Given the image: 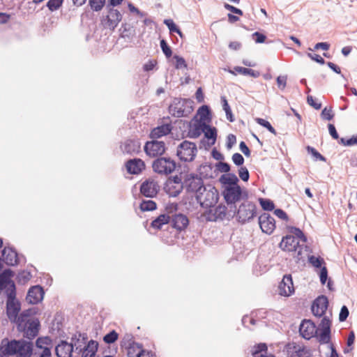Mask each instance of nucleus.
Returning a JSON list of instances; mask_svg holds the SVG:
<instances>
[{"label": "nucleus", "instance_id": "nucleus-62", "mask_svg": "<svg viewBox=\"0 0 357 357\" xmlns=\"http://www.w3.org/2000/svg\"><path fill=\"white\" fill-rule=\"evenodd\" d=\"M287 75L278 76L276 79V82H277L278 88H280L281 90H284L287 86Z\"/></svg>", "mask_w": 357, "mask_h": 357}, {"label": "nucleus", "instance_id": "nucleus-28", "mask_svg": "<svg viewBox=\"0 0 357 357\" xmlns=\"http://www.w3.org/2000/svg\"><path fill=\"white\" fill-rule=\"evenodd\" d=\"M119 31L121 32V37L123 38L132 39L136 34L135 28L127 22L121 24Z\"/></svg>", "mask_w": 357, "mask_h": 357}, {"label": "nucleus", "instance_id": "nucleus-19", "mask_svg": "<svg viewBox=\"0 0 357 357\" xmlns=\"http://www.w3.org/2000/svg\"><path fill=\"white\" fill-rule=\"evenodd\" d=\"M319 328L316 327L314 322L310 320H303L300 324L299 333L301 335L306 339L310 340L317 334Z\"/></svg>", "mask_w": 357, "mask_h": 357}, {"label": "nucleus", "instance_id": "nucleus-58", "mask_svg": "<svg viewBox=\"0 0 357 357\" xmlns=\"http://www.w3.org/2000/svg\"><path fill=\"white\" fill-rule=\"evenodd\" d=\"M17 278H18V280L20 282L24 283V282L29 281V280H31V278H32V275L31 274L30 272H28L26 271H23L19 273Z\"/></svg>", "mask_w": 357, "mask_h": 357}, {"label": "nucleus", "instance_id": "nucleus-37", "mask_svg": "<svg viewBox=\"0 0 357 357\" xmlns=\"http://www.w3.org/2000/svg\"><path fill=\"white\" fill-rule=\"evenodd\" d=\"M308 262L314 268L321 269V267L325 266L326 263L324 259L321 257H316L314 255H310L308 257Z\"/></svg>", "mask_w": 357, "mask_h": 357}, {"label": "nucleus", "instance_id": "nucleus-49", "mask_svg": "<svg viewBox=\"0 0 357 357\" xmlns=\"http://www.w3.org/2000/svg\"><path fill=\"white\" fill-rule=\"evenodd\" d=\"M299 344L296 342H289L285 346V350L288 356L294 357V354H296V349Z\"/></svg>", "mask_w": 357, "mask_h": 357}, {"label": "nucleus", "instance_id": "nucleus-20", "mask_svg": "<svg viewBox=\"0 0 357 357\" xmlns=\"http://www.w3.org/2000/svg\"><path fill=\"white\" fill-rule=\"evenodd\" d=\"M281 296H289L294 292L293 280L291 275H285L278 286Z\"/></svg>", "mask_w": 357, "mask_h": 357}, {"label": "nucleus", "instance_id": "nucleus-60", "mask_svg": "<svg viewBox=\"0 0 357 357\" xmlns=\"http://www.w3.org/2000/svg\"><path fill=\"white\" fill-rule=\"evenodd\" d=\"M320 282L321 284H325L328 280V269L326 266L321 267L319 273Z\"/></svg>", "mask_w": 357, "mask_h": 357}, {"label": "nucleus", "instance_id": "nucleus-42", "mask_svg": "<svg viewBox=\"0 0 357 357\" xmlns=\"http://www.w3.org/2000/svg\"><path fill=\"white\" fill-rule=\"evenodd\" d=\"M259 202L264 211H271L275 208V204L271 199L259 198Z\"/></svg>", "mask_w": 357, "mask_h": 357}, {"label": "nucleus", "instance_id": "nucleus-24", "mask_svg": "<svg viewBox=\"0 0 357 357\" xmlns=\"http://www.w3.org/2000/svg\"><path fill=\"white\" fill-rule=\"evenodd\" d=\"M73 351V342L68 343L65 340H62L55 348V353L58 357H71Z\"/></svg>", "mask_w": 357, "mask_h": 357}, {"label": "nucleus", "instance_id": "nucleus-18", "mask_svg": "<svg viewBox=\"0 0 357 357\" xmlns=\"http://www.w3.org/2000/svg\"><path fill=\"white\" fill-rule=\"evenodd\" d=\"M259 225L264 233L271 234L275 229V219L268 213H264L259 217Z\"/></svg>", "mask_w": 357, "mask_h": 357}, {"label": "nucleus", "instance_id": "nucleus-46", "mask_svg": "<svg viewBox=\"0 0 357 357\" xmlns=\"http://www.w3.org/2000/svg\"><path fill=\"white\" fill-rule=\"evenodd\" d=\"M227 208L225 206H218L215 208V220H223L226 217Z\"/></svg>", "mask_w": 357, "mask_h": 357}, {"label": "nucleus", "instance_id": "nucleus-6", "mask_svg": "<svg viewBox=\"0 0 357 357\" xmlns=\"http://www.w3.org/2000/svg\"><path fill=\"white\" fill-rule=\"evenodd\" d=\"M105 10L106 13H103L100 17V24L103 29L113 31L121 21L123 15L115 8H105Z\"/></svg>", "mask_w": 357, "mask_h": 357}, {"label": "nucleus", "instance_id": "nucleus-56", "mask_svg": "<svg viewBox=\"0 0 357 357\" xmlns=\"http://www.w3.org/2000/svg\"><path fill=\"white\" fill-rule=\"evenodd\" d=\"M164 24L168 27L170 33L179 31V28L172 20H165Z\"/></svg>", "mask_w": 357, "mask_h": 357}, {"label": "nucleus", "instance_id": "nucleus-61", "mask_svg": "<svg viewBox=\"0 0 357 357\" xmlns=\"http://www.w3.org/2000/svg\"><path fill=\"white\" fill-rule=\"evenodd\" d=\"M232 161L236 166H242L244 163V158L238 153H236L232 155Z\"/></svg>", "mask_w": 357, "mask_h": 357}, {"label": "nucleus", "instance_id": "nucleus-27", "mask_svg": "<svg viewBox=\"0 0 357 357\" xmlns=\"http://www.w3.org/2000/svg\"><path fill=\"white\" fill-rule=\"evenodd\" d=\"M184 189L182 185L173 184L171 181H166L164 190L169 195V197H176Z\"/></svg>", "mask_w": 357, "mask_h": 357}, {"label": "nucleus", "instance_id": "nucleus-47", "mask_svg": "<svg viewBox=\"0 0 357 357\" xmlns=\"http://www.w3.org/2000/svg\"><path fill=\"white\" fill-rule=\"evenodd\" d=\"M63 0H49L47 3V7L50 11L58 10L62 5Z\"/></svg>", "mask_w": 357, "mask_h": 357}, {"label": "nucleus", "instance_id": "nucleus-44", "mask_svg": "<svg viewBox=\"0 0 357 357\" xmlns=\"http://www.w3.org/2000/svg\"><path fill=\"white\" fill-rule=\"evenodd\" d=\"M255 121L260 126L266 128L269 132L274 134L275 135L277 134L275 128L271 126V124L266 120L261 118L255 119Z\"/></svg>", "mask_w": 357, "mask_h": 357}, {"label": "nucleus", "instance_id": "nucleus-45", "mask_svg": "<svg viewBox=\"0 0 357 357\" xmlns=\"http://www.w3.org/2000/svg\"><path fill=\"white\" fill-rule=\"evenodd\" d=\"M118 333L114 330H112L103 337V340L107 344H112L118 340Z\"/></svg>", "mask_w": 357, "mask_h": 357}, {"label": "nucleus", "instance_id": "nucleus-40", "mask_svg": "<svg viewBox=\"0 0 357 357\" xmlns=\"http://www.w3.org/2000/svg\"><path fill=\"white\" fill-rule=\"evenodd\" d=\"M198 114L200 116L201 121H205L211 119V109L208 105H202L198 109Z\"/></svg>", "mask_w": 357, "mask_h": 357}, {"label": "nucleus", "instance_id": "nucleus-51", "mask_svg": "<svg viewBox=\"0 0 357 357\" xmlns=\"http://www.w3.org/2000/svg\"><path fill=\"white\" fill-rule=\"evenodd\" d=\"M136 349H139V351L141 349H143L142 344L140 343L135 342L130 344V345L128 348V357H130L131 356H132L135 354Z\"/></svg>", "mask_w": 357, "mask_h": 357}, {"label": "nucleus", "instance_id": "nucleus-23", "mask_svg": "<svg viewBox=\"0 0 357 357\" xmlns=\"http://www.w3.org/2000/svg\"><path fill=\"white\" fill-rule=\"evenodd\" d=\"M299 245L298 240L291 235L284 236L279 244V247L284 251L291 252L296 250Z\"/></svg>", "mask_w": 357, "mask_h": 357}, {"label": "nucleus", "instance_id": "nucleus-29", "mask_svg": "<svg viewBox=\"0 0 357 357\" xmlns=\"http://www.w3.org/2000/svg\"><path fill=\"white\" fill-rule=\"evenodd\" d=\"M98 344L96 341L90 340L82 349V357H94L98 350Z\"/></svg>", "mask_w": 357, "mask_h": 357}, {"label": "nucleus", "instance_id": "nucleus-43", "mask_svg": "<svg viewBox=\"0 0 357 357\" xmlns=\"http://www.w3.org/2000/svg\"><path fill=\"white\" fill-rule=\"evenodd\" d=\"M290 232L292 234L291 236H294L296 239L299 238L303 243H306L307 237L299 228L291 227L290 229Z\"/></svg>", "mask_w": 357, "mask_h": 357}, {"label": "nucleus", "instance_id": "nucleus-32", "mask_svg": "<svg viewBox=\"0 0 357 357\" xmlns=\"http://www.w3.org/2000/svg\"><path fill=\"white\" fill-rule=\"evenodd\" d=\"M267 345L265 343H260L252 349L251 353L253 357H275L272 354L266 355Z\"/></svg>", "mask_w": 357, "mask_h": 357}, {"label": "nucleus", "instance_id": "nucleus-7", "mask_svg": "<svg viewBox=\"0 0 357 357\" xmlns=\"http://www.w3.org/2000/svg\"><path fill=\"white\" fill-rule=\"evenodd\" d=\"M197 154V147L195 143L184 140L176 149V155L183 162H192Z\"/></svg>", "mask_w": 357, "mask_h": 357}, {"label": "nucleus", "instance_id": "nucleus-17", "mask_svg": "<svg viewBox=\"0 0 357 357\" xmlns=\"http://www.w3.org/2000/svg\"><path fill=\"white\" fill-rule=\"evenodd\" d=\"M45 291L40 285H35L29 288L26 301L28 303L36 305L40 303L44 297Z\"/></svg>", "mask_w": 357, "mask_h": 357}, {"label": "nucleus", "instance_id": "nucleus-63", "mask_svg": "<svg viewBox=\"0 0 357 357\" xmlns=\"http://www.w3.org/2000/svg\"><path fill=\"white\" fill-rule=\"evenodd\" d=\"M331 321L327 316H324L319 324V329H331Z\"/></svg>", "mask_w": 357, "mask_h": 357}, {"label": "nucleus", "instance_id": "nucleus-14", "mask_svg": "<svg viewBox=\"0 0 357 357\" xmlns=\"http://www.w3.org/2000/svg\"><path fill=\"white\" fill-rule=\"evenodd\" d=\"M176 211L169 213V218H171L169 223L173 228L178 231H181L188 226L189 220L187 215L181 213H176Z\"/></svg>", "mask_w": 357, "mask_h": 357}, {"label": "nucleus", "instance_id": "nucleus-33", "mask_svg": "<svg viewBox=\"0 0 357 357\" xmlns=\"http://www.w3.org/2000/svg\"><path fill=\"white\" fill-rule=\"evenodd\" d=\"M205 138L211 140V144L213 145L217 138V129L215 127H211L210 125L203 123Z\"/></svg>", "mask_w": 357, "mask_h": 357}, {"label": "nucleus", "instance_id": "nucleus-54", "mask_svg": "<svg viewBox=\"0 0 357 357\" xmlns=\"http://www.w3.org/2000/svg\"><path fill=\"white\" fill-rule=\"evenodd\" d=\"M239 177L243 181H248L250 178V174L246 167L241 166L238 169Z\"/></svg>", "mask_w": 357, "mask_h": 357}, {"label": "nucleus", "instance_id": "nucleus-5", "mask_svg": "<svg viewBox=\"0 0 357 357\" xmlns=\"http://www.w3.org/2000/svg\"><path fill=\"white\" fill-rule=\"evenodd\" d=\"M202 191L195 197L200 206L205 208L215 206L219 199L217 189L211 185H207L204 186Z\"/></svg>", "mask_w": 357, "mask_h": 357}, {"label": "nucleus", "instance_id": "nucleus-11", "mask_svg": "<svg viewBox=\"0 0 357 357\" xmlns=\"http://www.w3.org/2000/svg\"><path fill=\"white\" fill-rule=\"evenodd\" d=\"M178 204H170L167 205L165 208V213L160 214L158 216L155 220H153L151 226L156 229H161L162 226L169 223L170 218L169 213H172L173 212L177 211Z\"/></svg>", "mask_w": 357, "mask_h": 357}, {"label": "nucleus", "instance_id": "nucleus-12", "mask_svg": "<svg viewBox=\"0 0 357 357\" xmlns=\"http://www.w3.org/2000/svg\"><path fill=\"white\" fill-rule=\"evenodd\" d=\"M144 149L147 155L154 158L161 156L165 152L166 147L164 142L152 140L146 142Z\"/></svg>", "mask_w": 357, "mask_h": 357}, {"label": "nucleus", "instance_id": "nucleus-10", "mask_svg": "<svg viewBox=\"0 0 357 357\" xmlns=\"http://www.w3.org/2000/svg\"><path fill=\"white\" fill-rule=\"evenodd\" d=\"M257 214V206L256 205L249 201L243 202L238 207V209H236V214L238 222L245 223L252 220Z\"/></svg>", "mask_w": 357, "mask_h": 357}, {"label": "nucleus", "instance_id": "nucleus-26", "mask_svg": "<svg viewBox=\"0 0 357 357\" xmlns=\"http://www.w3.org/2000/svg\"><path fill=\"white\" fill-rule=\"evenodd\" d=\"M172 129V126L169 123H165L153 128L151 133L150 137L151 139H158L162 136L168 135Z\"/></svg>", "mask_w": 357, "mask_h": 357}, {"label": "nucleus", "instance_id": "nucleus-30", "mask_svg": "<svg viewBox=\"0 0 357 357\" xmlns=\"http://www.w3.org/2000/svg\"><path fill=\"white\" fill-rule=\"evenodd\" d=\"M220 181L223 185V188L225 186H236L238 185V178L234 174H222L220 178Z\"/></svg>", "mask_w": 357, "mask_h": 357}, {"label": "nucleus", "instance_id": "nucleus-59", "mask_svg": "<svg viewBox=\"0 0 357 357\" xmlns=\"http://www.w3.org/2000/svg\"><path fill=\"white\" fill-rule=\"evenodd\" d=\"M349 314V311L348 307L346 305H343L341 307L340 312L339 314V321L340 322H343V321H346Z\"/></svg>", "mask_w": 357, "mask_h": 357}, {"label": "nucleus", "instance_id": "nucleus-4", "mask_svg": "<svg viewBox=\"0 0 357 357\" xmlns=\"http://www.w3.org/2000/svg\"><path fill=\"white\" fill-rule=\"evenodd\" d=\"M222 195L229 206V212L233 213V216L236 214L235 204L241 200L242 198L248 197L246 191H243L240 185L236 186H225L222 190Z\"/></svg>", "mask_w": 357, "mask_h": 357}, {"label": "nucleus", "instance_id": "nucleus-48", "mask_svg": "<svg viewBox=\"0 0 357 357\" xmlns=\"http://www.w3.org/2000/svg\"><path fill=\"white\" fill-rule=\"evenodd\" d=\"M160 47L163 54L166 56L167 58H169L172 56V49L165 39H162L160 40Z\"/></svg>", "mask_w": 357, "mask_h": 357}, {"label": "nucleus", "instance_id": "nucleus-1", "mask_svg": "<svg viewBox=\"0 0 357 357\" xmlns=\"http://www.w3.org/2000/svg\"><path fill=\"white\" fill-rule=\"evenodd\" d=\"M33 343L24 339L13 340L0 346V353L8 356L17 355V357H31L33 354Z\"/></svg>", "mask_w": 357, "mask_h": 357}, {"label": "nucleus", "instance_id": "nucleus-36", "mask_svg": "<svg viewBox=\"0 0 357 357\" xmlns=\"http://www.w3.org/2000/svg\"><path fill=\"white\" fill-rule=\"evenodd\" d=\"M3 290L7 296V301L16 299V287L13 281L10 282Z\"/></svg>", "mask_w": 357, "mask_h": 357}, {"label": "nucleus", "instance_id": "nucleus-22", "mask_svg": "<svg viewBox=\"0 0 357 357\" xmlns=\"http://www.w3.org/2000/svg\"><path fill=\"white\" fill-rule=\"evenodd\" d=\"M144 162L139 158H134L128 160L126 167L128 173L138 174L144 169Z\"/></svg>", "mask_w": 357, "mask_h": 357}, {"label": "nucleus", "instance_id": "nucleus-38", "mask_svg": "<svg viewBox=\"0 0 357 357\" xmlns=\"http://www.w3.org/2000/svg\"><path fill=\"white\" fill-rule=\"evenodd\" d=\"M89 5L93 11L99 12L107 4L106 0H89Z\"/></svg>", "mask_w": 357, "mask_h": 357}, {"label": "nucleus", "instance_id": "nucleus-3", "mask_svg": "<svg viewBox=\"0 0 357 357\" xmlns=\"http://www.w3.org/2000/svg\"><path fill=\"white\" fill-rule=\"evenodd\" d=\"M193 103L189 98H175L169 107V112L176 118L186 117L192 112Z\"/></svg>", "mask_w": 357, "mask_h": 357}, {"label": "nucleus", "instance_id": "nucleus-53", "mask_svg": "<svg viewBox=\"0 0 357 357\" xmlns=\"http://www.w3.org/2000/svg\"><path fill=\"white\" fill-rule=\"evenodd\" d=\"M303 245H298L296 247V250H292L294 252V258L296 259V262L298 263L301 260H303Z\"/></svg>", "mask_w": 357, "mask_h": 357}, {"label": "nucleus", "instance_id": "nucleus-16", "mask_svg": "<svg viewBox=\"0 0 357 357\" xmlns=\"http://www.w3.org/2000/svg\"><path fill=\"white\" fill-rule=\"evenodd\" d=\"M328 306V300L326 296H318L312 303L311 310L316 317H321L325 314Z\"/></svg>", "mask_w": 357, "mask_h": 357}, {"label": "nucleus", "instance_id": "nucleus-35", "mask_svg": "<svg viewBox=\"0 0 357 357\" xmlns=\"http://www.w3.org/2000/svg\"><path fill=\"white\" fill-rule=\"evenodd\" d=\"M203 123L204 122L199 121L197 124L195 125L194 128L192 130L189 131L188 137L190 138L196 139L201 135L203 131H204Z\"/></svg>", "mask_w": 357, "mask_h": 357}, {"label": "nucleus", "instance_id": "nucleus-21", "mask_svg": "<svg viewBox=\"0 0 357 357\" xmlns=\"http://www.w3.org/2000/svg\"><path fill=\"white\" fill-rule=\"evenodd\" d=\"M2 256L4 257V262L8 266H15L19 264L20 258L16 250L13 248L5 247L1 251Z\"/></svg>", "mask_w": 357, "mask_h": 357}, {"label": "nucleus", "instance_id": "nucleus-2", "mask_svg": "<svg viewBox=\"0 0 357 357\" xmlns=\"http://www.w3.org/2000/svg\"><path fill=\"white\" fill-rule=\"evenodd\" d=\"M31 310L30 309L22 311V317L20 321L16 324L17 329L22 333L24 337L31 340L38 334L40 324L38 319L31 318Z\"/></svg>", "mask_w": 357, "mask_h": 357}, {"label": "nucleus", "instance_id": "nucleus-52", "mask_svg": "<svg viewBox=\"0 0 357 357\" xmlns=\"http://www.w3.org/2000/svg\"><path fill=\"white\" fill-rule=\"evenodd\" d=\"M174 59L176 60L175 68L176 69L187 68V63L183 57L178 55H174Z\"/></svg>", "mask_w": 357, "mask_h": 357}, {"label": "nucleus", "instance_id": "nucleus-41", "mask_svg": "<svg viewBox=\"0 0 357 357\" xmlns=\"http://www.w3.org/2000/svg\"><path fill=\"white\" fill-rule=\"evenodd\" d=\"M139 208L142 211H151L155 210L157 208V205L152 200H144L140 204Z\"/></svg>", "mask_w": 357, "mask_h": 357}, {"label": "nucleus", "instance_id": "nucleus-8", "mask_svg": "<svg viewBox=\"0 0 357 357\" xmlns=\"http://www.w3.org/2000/svg\"><path fill=\"white\" fill-rule=\"evenodd\" d=\"M153 170L160 175L171 174L176 168V162L169 157H159L152 163Z\"/></svg>", "mask_w": 357, "mask_h": 357}, {"label": "nucleus", "instance_id": "nucleus-31", "mask_svg": "<svg viewBox=\"0 0 357 357\" xmlns=\"http://www.w3.org/2000/svg\"><path fill=\"white\" fill-rule=\"evenodd\" d=\"M14 275V272L8 268L3 270L0 273V292L3 291L8 284L12 282L11 278Z\"/></svg>", "mask_w": 357, "mask_h": 357}, {"label": "nucleus", "instance_id": "nucleus-34", "mask_svg": "<svg viewBox=\"0 0 357 357\" xmlns=\"http://www.w3.org/2000/svg\"><path fill=\"white\" fill-rule=\"evenodd\" d=\"M319 338V342L321 344H326L330 342L331 340V329H319L316 334Z\"/></svg>", "mask_w": 357, "mask_h": 357}, {"label": "nucleus", "instance_id": "nucleus-55", "mask_svg": "<svg viewBox=\"0 0 357 357\" xmlns=\"http://www.w3.org/2000/svg\"><path fill=\"white\" fill-rule=\"evenodd\" d=\"M71 342L73 344V347H75L76 350H79V352H82L83 348L82 344L81 339H79L77 336V334H74L71 338Z\"/></svg>", "mask_w": 357, "mask_h": 357}, {"label": "nucleus", "instance_id": "nucleus-64", "mask_svg": "<svg viewBox=\"0 0 357 357\" xmlns=\"http://www.w3.org/2000/svg\"><path fill=\"white\" fill-rule=\"evenodd\" d=\"M252 38L256 43H263L265 42L266 36L260 32L256 31L252 33Z\"/></svg>", "mask_w": 357, "mask_h": 357}, {"label": "nucleus", "instance_id": "nucleus-39", "mask_svg": "<svg viewBox=\"0 0 357 357\" xmlns=\"http://www.w3.org/2000/svg\"><path fill=\"white\" fill-rule=\"evenodd\" d=\"M234 70L238 73L244 75H250L252 77H258L259 76V73L258 71L254 70L250 68H247L244 67L236 66L234 68Z\"/></svg>", "mask_w": 357, "mask_h": 357}, {"label": "nucleus", "instance_id": "nucleus-15", "mask_svg": "<svg viewBox=\"0 0 357 357\" xmlns=\"http://www.w3.org/2000/svg\"><path fill=\"white\" fill-rule=\"evenodd\" d=\"M160 190V186L156 181L149 178L144 181L140 186V192L146 197H154Z\"/></svg>", "mask_w": 357, "mask_h": 357}, {"label": "nucleus", "instance_id": "nucleus-13", "mask_svg": "<svg viewBox=\"0 0 357 357\" xmlns=\"http://www.w3.org/2000/svg\"><path fill=\"white\" fill-rule=\"evenodd\" d=\"M21 309L20 303L15 300L6 301V314L11 322L17 324L22 317V312L19 314Z\"/></svg>", "mask_w": 357, "mask_h": 357}, {"label": "nucleus", "instance_id": "nucleus-9", "mask_svg": "<svg viewBox=\"0 0 357 357\" xmlns=\"http://www.w3.org/2000/svg\"><path fill=\"white\" fill-rule=\"evenodd\" d=\"M204 186L202 178L197 174H187L184 177V189L189 194L193 193L196 197Z\"/></svg>", "mask_w": 357, "mask_h": 357}, {"label": "nucleus", "instance_id": "nucleus-57", "mask_svg": "<svg viewBox=\"0 0 357 357\" xmlns=\"http://www.w3.org/2000/svg\"><path fill=\"white\" fill-rule=\"evenodd\" d=\"M217 169L222 173H228L231 167L230 165L225 162L220 161L216 165Z\"/></svg>", "mask_w": 357, "mask_h": 357}, {"label": "nucleus", "instance_id": "nucleus-50", "mask_svg": "<svg viewBox=\"0 0 357 357\" xmlns=\"http://www.w3.org/2000/svg\"><path fill=\"white\" fill-rule=\"evenodd\" d=\"M307 151L308 153H310L313 157H314L316 160H319L321 161H326V158L319 153L314 148L307 146Z\"/></svg>", "mask_w": 357, "mask_h": 357}, {"label": "nucleus", "instance_id": "nucleus-25", "mask_svg": "<svg viewBox=\"0 0 357 357\" xmlns=\"http://www.w3.org/2000/svg\"><path fill=\"white\" fill-rule=\"evenodd\" d=\"M122 151L125 153L133 155L140 150V143L137 140L127 139L121 146Z\"/></svg>", "mask_w": 357, "mask_h": 357}]
</instances>
